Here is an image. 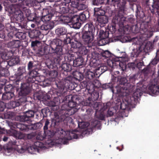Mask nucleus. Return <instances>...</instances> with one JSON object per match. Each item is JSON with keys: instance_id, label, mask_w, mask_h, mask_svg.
<instances>
[{"instance_id": "obj_6", "label": "nucleus", "mask_w": 159, "mask_h": 159, "mask_svg": "<svg viewBox=\"0 0 159 159\" xmlns=\"http://www.w3.org/2000/svg\"><path fill=\"white\" fill-rule=\"evenodd\" d=\"M42 143L39 142H36L35 143V145L36 146H29L28 145L26 147V150L28 151V152L31 154H36V153L39 152V149L37 148L38 147H41L39 146L40 144H41Z\"/></svg>"}, {"instance_id": "obj_23", "label": "nucleus", "mask_w": 159, "mask_h": 159, "mask_svg": "<svg viewBox=\"0 0 159 159\" xmlns=\"http://www.w3.org/2000/svg\"><path fill=\"white\" fill-rule=\"evenodd\" d=\"M54 26V23L52 21H49L45 25V29L46 30L51 29Z\"/></svg>"}, {"instance_id": "obj_8", "label": "nucleus", "mask_w": 159, "mask_h": 159, "mask_svg": "<svg viewBox=\"0 0 159 159\" xmlns=\"http://www.w3.org/2000/svg\"><path fill=\"white\" fill-rule=\"evenodd\" d=\"M79 16L75 15L70 20V22L73 25V27L75 29H79L81 26V24L79 22Z\"/></svg>"}, {"instance_id": "obj_54", "label": "nucleus", "mask_w": 159, "mask_h": 159, "mask_svg": "<svg viewBox=\"0 0 159 159\" xmlns=\"http://www.w3.org/2000/svg\"><path fill=\"white\" fill-rule=\"evenodd\" d=\"M2 133V132L1 131V130H0V134Z\"/></svg>"}, {"instance_id": "obj_1", "label": "nucleus", "mask_w": 159, "mask_h": 159, "mask_svg": "<svg viewBox=\"0 0 159 159\" xmlns=\"http://www.w3.org/2000/svg\"><path fill=\"white\" fill-rule=\"evenodd\" d=\"M149 92L152 96L157 95L159 93V87L157 85H152L148 86V89L146 85H143L141 89L138 88L133 94V98L135 101L139 98L143 92Z\"/></svg>"}, {"instance_id": "obj_13", "label": "nucleus", "mask_w": 159, "mask_h": 159, "mask_svg": "<svg viewBox=\"0 0 159 159\" xmlns=\"http://www.w3.org/2000/svg\"><path fill=\"white\" fill-rule=\"evenodd\" d=\"M16 137L19 139H24L30 138V135L29 134H25L21 132H18L16 134Z\"/></svg>"}, {"instance_id": "obj_22", "label": "nucleus", "mask_w": 159, "mask_h": 159, "mask_svg": "<svg viewBox=\"0 0 159 159\" xmlns=\"http://www.w3.org/2000/svg\"><path fill=\"white\" fill-rule=\"evenodd\" d=\"M25 72V67H20L18 69L17 75L20 76L22 75Z\"/></svg>"}, {"instance_id": "obj_10", "label": "nucleus", "mask_w": 159, "mask_h": 159, "mask_svg": "<svg viewBox=\"0 0 159 159\" xmlns=\"http://www.w3.org/2000/svg\"><path fill=\"white\" fill-rule=\"evenodd\" d=\"M97 20L100 25H104L108 22V17L105 15H101L97 17Z\"/></svg>"}, {"instance_id": "obj_40", "label": "nucleus", "mask_w": 159, "mask_h": 159, "mask_svg": "<svg viewBox=\"0 0 159 159\" xmlns=\"http://www.w3.org/2000/svg\"><path fill=\"white\" fill-rule=\"evenodd\" d=\"M37 138L38 139H40V140H43L44 139V137L43 136H40V135H39L38 136Z\"/></svg>"}, {"instance_id": "obj_34", "label": "nucleus", "mask_w": 159, "mask_h": 159, "mask_svg": "<svg viewBox=\"0 0 159 159\" xmlns=\"http://www.w3.org/2000/svg\"><path fill=\"white\" fill-rule=\"evenodd\" d=\"M105 39H101L99 41V44L101 45H104L107 42L105 41Z\"/></svg>"}, {"instance_id": "obj_12", "label": "nucleus", "mask_w": 159, "mask_h": 159, "mask_svg": "<svg viewBox=\"0 0 159 159\" xmlns=\"http://www.w3.org/2000/svg\"><path fill=\"white\" fill-rule=\"evenodd\" d=\"M83 61V58L81 57H79L74 61L73 64L75 66H79L82 65Z\"/></svg>"}, {"instance_id": "obj_44", "label": "nucleus", "mask_w": 159, "mask_h": 159, "mask_svg": "<svg viewBox=\"0 0 159 159\" xmlns=\"http://www.w3.org/2000/svg\"><path fill=\"white\" fill-rule=\"evenodd\" d=\"M8 139V138L7 137H4L3 139V140L4 141H6Z\"/></svg>"}, {"instance_id": "obj_4", "label": "nucleus", "mask_w": 159, "mask_h": 159, "mask_svg": "<svg viewBox=\"0 0 159 159\" xmlns=\"http://www.w3.org/2000/svg\"><path fill=\"white\" fill-rule=\"evenodd\" d=\"M69 98H70V100L69 102L68 105L71 108L70 109H69V112L71 111V113H69V114L72 115L77 111L78 109L80 108V107H79L78 105H77L72 100V96H69Z\"/></svg>"}, {"instance_id": "obj_7", "label": "nucleus", "mask_w": 159, "mask_h": 159, "mask_svg": "<svg viewBox=\"0 0 159 159\" xmlns=\"http://www.w3.org/2000/svg\"><path fill=\"white\" fill-rule=\"evenodd\" d=\"M146 39L144 35L141 34L137 38H134L133 41L136 44L140 46V47L143 48V43Z\"/></svg>"}, {"instance_id": "obj_11", "label": "nucleus", "mask_w": 159, "mask_h": 159, "mask_svg": "<svg viewBox=\"0 0 159 159\" xmlns=\"http://www.w3.org/2000/svg\"><path fill=\"white\" fill-rule=\"evenodd\" d=\"M66 32V30L64 27L59 28L56 30V33L58 36L64 35Z\"/></svg>"}, {"instance_id": "obj_47", "label": "nucleus", "mask_w": 159, "mask_h": 159, "mask_svg": "<svg viewBox=\"0 0 159 159\" xmlns=\"http://www.w3.org/2000/svg\"><path fill=\"white\" fill-rule=\"evenodd\" d=\"M32 72H31L30 73V75L31 76H32V77H33V78H35V77H36V76H33V75H32Z\"/></svg>"}, {"instance_id": "obj_52", "label": "nucleus", "mask_w": 159, "mask_h": 159, "mask_svg": "<svg viewBox=\"0 0 159 159\" xmlns=\"http://www.w3.org/2000/svg\"><path fill=\"white\" fill-rule=\"evenodd\" d=\"M157 14H158V16H159V11H157Z\"/></svg>"}, {"instance_id": "obj_17", "label": "nucleus", "mask_w": 159, "mask_h": 159, "mask_svg": "<svg viewBox=\"0 0 159 159\" xmlns=\"http://www.w3.org/2000/svg\"><path fill=\"white\" fill-rule=\"evenodd\" d=\"M104 14V11L98 8H94V15L95 16H99L101 15H103Z\"/></svg>"}, {"instance_id": "obj_49", "label": "nucleus", "mask_w": 159, "mask_h": 159, "mask_svg": "<svg viewBox=\"0 0 159 159\" xmlns=\"http://www.w3.org/2000/svg\"><path fill=\"white\" fill-rule=\"evenodd\" d=\"M96 1L97 2L100 1H101V2H100V3H102L103 2L102 0H96Z\"/></svg>"}, {"instance_id": "obj_32", "label": "nucleus", "mask_w": 159, "mask_h": 159, "mask_svg": "<svg viewBox=\"0 0 159 159\" xmlns=\"http://www.w3.org/2000/svg\"><path fill=\"white\" fill-rule=\"evenodd\" d=\"M79 19L82 21H84L86 20V16L84 14H81L79 16Z\"/></svg>"}, {"instance_id": "obj_37", "label": "nucleus", "mask_w": 159, "mask_h": 159, "mask_svg": "<svg viewBox=\"0 0 159 159\" xmlns=\"http://www.w3.org/2000/svg\"><path fill=\"white\" fill-rule=\"evenodd\" d=\"M113 108H110L108 111V114L110 116H111L113 115L114 112L113 111Z\"/></svg>"}, {"instance_id": "obj_2", "label": "nucleus", "mask_w": 159, "mask_h": 159, "mask_svg": "<svg viewBox=\"0 0 159 159\" xmlns=\"http://www.w3.org/2000/svg\"><path fill=\"white\" fill-rule=\"evenodd\" d=\"M60 132L61 135L58 142V143L59 144H67L68 140L72 139H76L78 138L77 134L75 133V130L65 131L61 129ZM56 143H58V142H57Z\"/></svg>"}, {"instance_id": "obj_15", "label": "nucleus", "mask_w": 159, "mask_h": 159, "mask_svg": "<svg viewBox=\"0 0 159 159\" xmlns=\"http://www.w3.org/2000/svg\"><path fill=\"white\" fill-rule=\"evenodd\" d=\"M14 150L11 147H4V153L6 155H10L14 152Z\"/></svg>"}, {"instance_id": "obj_58", "label": "nucleus", "mask_w": 159, "mask_h": 159, "mask_svg": "<svg viewBox=\"0 0 159 159\" xmlns=\"http://www.w3.org/2000/svg\"><path fill=\"white\" fill-rule=\"evenodd\" d=\"M117 149H118V147H117Z\"/></svg>"}, {"instance_id": "obj_43", "label": "nucleus", "mask_w": 159, "mask_h": 159, "mask_svg": "<svg viewBox=\"0 0 159 159\" xmlns=\"http://www.w3.org/2000/svg\"><path fill=\"white\" fill-rule=\"evenodd\" d=\"M12 2H16L17 1H19L20 0H10Z\"/></svg>"}, {"instance_id": "obj_41", "label": "nucleus", "mask_w": 159, "mask_h": 159, "mask_svg": "<svg viewBox=\"0 0 159 159\" xmlns=\"http://www.w3.org/2000/svg\"><path fill=\"white\" fill-rule=\"evenodd\" d=\"M3 28V26L0 23V31Z\"/></svg>"}, {"instance_id": "obj_56", "label": "nucleus", "mask_w": 159, "mask_h": 159, "mask_svg": "<svg viewBox=\"0 0 159 159\" xmlns=\"http://www.w3.org/2000/svg\"><path fill=\"white\" fill-rule=\"evenodd\" d=\"M32 26H33V25H31Z\"/></svg>"}, {"instance_id": "obj_46", "label": "nucleus", "mask_w": 159, "mask_h": 159, "mask_svg": "<svg viewBox=\"0 0 159 159\" xmlns=\"http://www.w3.org/2000/svg\"><path fill=\"white\" fill-rule=\"evenodd\" d=\"M48 126L47 125H45L44 127V129H47L48 128Z\"/></svg>"}, {"instance_id": "obj_5", "label": "nucleus", "mask_w": 159, "mask_h": 159, "mask_svg": "<svg viewBox=\"0 0 159 159\" xmlns=\"http://www.w3.org/2000/svg\"><path fill=\"white\" fill-rule=\"evenodd\" d=\"M91 27L89 29V31L86 32L83 34V38L84 41L86 43H91L93 38V34L92 32L93 31H91Z\"/></svg>"}, {"instance_id": "obj_57", "label": "nucleus", "mask_w": 159, "mask_h": 159, "mask_svg": "<svg viewBox=\"0 0 159 159\" xmlns=\"http://www.w3.org/2000/svg\"><path fill=\"white\" fill-rule=\"evenodd\" d=\"M32 26H33V25H31Z\"/></svg>"}, {"instance_id": "obj_18", "label": "nucleus", "mask_w": 159, "mask_h": 159, "mask_svg": "<svg viewBox=\"0 0 159 159\" xmlns=\"http://www.w3.org/2000/svg\"><path fill=\"white\" fill-rule=\"evenodd\" d=\"M109 34L107 32H105L102 30H100L99 31V35L100 38L106 39L108 37Z\"/></svg>"}, {"instance_id": "obj_45", "label": "nucleus", "mask_w": 159, "mask_h": 159, "mask_svg": "<svg viewBox=\"0 0 159 159\" xmlns=\"http://www.w3.org/2000/svg\"><path fill=\"white\" fill-rule=\"evenodd\" d=\"M67 43H70V39L69 38H68L67 39Z\"/></svg>"}, {"instance_id": "obj_14", "label": "nucleus", "mask_w": 159, "mask_h": 159, "mask_svg": "<svg viewBox=\"0 0 159 159\" xmlns=\"http://www.w3.org/2000/svg\"><path fill=\"white\" fill-rule=\"evenodd\" d=\"M19 62V59L18 57H14L8 61V63L9 65L12 66L18 64Z\"/></svg>"}, {"instance_id": "obj_53", "label": "nucleus", "mask_w": 159, "mask_h": 159, "mask_svg": "<svg viewBox=\"0 0 159 159\" xmlns=\"http://www.w3.org/2000/svg\"><path fill=\"white\" fill-rule=\"evenodd\" d=\"M154 60H154L152 61V64H154V63H153V62H154Z\"/></svg>"}, {"instance_id": "obj_36", "label": "nucleus", "mask_w": 159, "mask_h": 159, "mask_svg": "<svg viewBox=\"0 0 159 159\" xmlns=\"http://www.w3.org/2000/svg\"><path fill=\"white\" fill-rule=\"evenodd\" d=\"M68 65L67 64H64L62 65V67L65 70L68 71L69 70L68 69Z\"/></svg>"}, {"instance_id": "obj_16", "label": "nucleus", "mask_w": 159, "mask_h": 159, "mask_svg": "<svg viewBox=\"0 0 159 159\" xmlns=\"http://www.w3.org/2000/svg\"><path fill=\"white\" fill-rule=\"evenodd\" d=\"M34 115V112L32 111L26 112L25 116H24L25 121H27L29 117H33Z\"/></svg>"}, {"instance_id": "obj_35", "label": "nucleus", "mask_w": 159, "mask_h": 159, "mask_svg": "<svg viewBox=\"0 0 159 159\" xmlns=\"http://www.w3.org/2000/svg\"><path fill=\"white\" fill-rule=\"evenodd\" d=\"M12 43H14V47H17L20 46V42L18 40L12 42Z\"/></svg>"}, {"instance_id": "obj_19", "label": "nucleus", "mask_w": 159, "mask_h": 159, "mask_svg": "<svg viewBox=\"0 0 159 159\" xmlns=\"http://www.w3.org/2000/svg\"><path fill=\"white\" fill-rule=\"evenodd\" d=\"M26 150V147L25 146H19L16 148V151L19 153H23Z\"/></svg>"}, {"instance_id": "obj_3", "label": "nucleus", "mask_w": 159, "mask_h": 159, "mask_svg": "<svg viewBox=\"0 0 159 159\" xmlns=\"http://www.w3.org/2000/svg\"><path fill=\"white\" fill-rule=\"evenodd\" d=\"M70 43L72 48L77 49L82 54H85L87 52L85 47L83 46L80 42L75 40L74 41Z\"/></svg>"}, {"instance_id": "obj_50", "label": "nucleus", "mask_w": 159, "mask_h": 159, "mask_svg": "<svg viewBox=\"0 0 159 159\" xmlns=\"http://www.w3.org/2000/svg\"><path fill=\"white\" fill-rule=\"evenodd\" d=\"M2 150V147L0 145V153L1 152Z\"/></svg>"}, {"instance_id": "obj_48", "label": "nucleus", "mask_w": 159, "mask_h": 159, "mask_svg": "<svg viewBox=\"0 0 159 159\" xmlns=\"http://www.w3.org/2000/svg\"><path fill=\"white\" fill-rule=\"evenodd\" d=\"M143 65V63H139L138 64V66L139 65H141V66H142V65Z\"/></svg>"}, {"instance_id": "obj_30", "label": "nucleus", "mask_w": 159, "mask_h": 159, "mask_svg": "<svg viewBox=\"0 0 159 159\" xmlns=\"http://www.w3.org/2000/svg\"><path fill=\"white\" fill-rule=\"evenodd\" d=\"M121 91L120 88L119 86H117L114 89L112 90L113 93H119Z\"/></svg>"}, {"instance_id": "obj_24", "label": "nucleus", "mask_w": 159, "mask_h": 159, "mask_svg": "<svg viewBox=\"0 0 159 159\" xmlns=\"http://www.w3.org/2000/svg\"><path fill=\"white\" fill-rule=\"evenodd\" d=\"M101 54L103 57L107 58L111 56V53L108 50H105L102 52Z\"/></svg>"}, {"instance_id": "obj_26", "label": "nucleus", "mask_w": 159, "mask_h": 159, "mask_svg": "<svg viewBox=\"0 0 159 159\" xmlns=\"http://www.w3.org/2000/svg\"><path fill=\"white\" fill-rule=\"evenodd\" d=\"M153 3L152 5V7L153 8L157 9L159 7V1L158 0H153Z\"/></svg>"}, {"instance_id": "obj_27", "label": "nucleus", "mask_w": 159, "mask_h": 159, "mask_svg": "<svg viewBox=\"0 0 159 159\" xmlns=\"http://www.w3.org/2000/svg\"><path fill=\"white\" fill-rule=\"evenodd\" d=\"M54 43L56 47H59L61 45V41L59 39H54L53 42V44Z\"/></svg>"}, {"instance_id": "obj_39", "label": "nucleus", "mask_w": 159, "mask_h": 159, "mask_svg": "<svg viewBox=\"0 0 159 159\" xmlns=\"http://www.w3.org/2000/svg\"><path fill=\"white\" fill-rule=\"evenodd\" d=\"M39 43V41L36 40L35 41H33L31 43V46L32 47L35 46Z\"/></svg>"}, {"instance_id": "obj_38", "label": "nucleus", "mask_w": 159, "mask_h": 159, "mask_svg": "<svg viewBox=\"0 0 159 159\" xmlns=\"http://www.w3.org/2000/svg\"><path fill=\"white\" fill-rule=\"evenodd\" d=\"M33 67V63L31 61L29 62L28 65V69L29 70L31 69Z\"/></svg>"}, {"instance_id": "obj_51", "label": "nucleus", "mask_w": 159, "mask_h": 159, "mask_svg": "<svg viewBox=\"0 0 159 159\" xmlns=\"http://www.w3.org/2000/svg\"><path fill=\"white\" fill-rule=\"evenodd\" d=\"M2 9V7L1 6V5L0 4V10H1Z\"/></svg>"}, {"instance_id": "obj_31", "label": "nucleus", "mask_w": 159, "mask_h": 159, "mask_svg": "<svg viewBox=\"0 0 159 159\" xmlns=\"http://www.w3.org/2000/svg\"><path fill=\"white\" fill-rule=\"evenodd\" d=\"M10 57L7 55V54L6 53H3L1 54V58L3 60H6L8 59Z\"/></svg>"}, {"instance_id": "obj_25", "label": "nucleus", "mask_w": 159, "mask_h": 159, "mask_svg": "<svg viewBox=\"0 0 159 159\" xmlns=\"http://www.w3.org/2000/svg\"><path fill=\"white\" fill-rule=\"evenodd\" d=\"M152 44L149 42H148L145 45L143 46V48H142L145 49H147V51L149 50L152 48Z\"/></svg>"}, {"instance_id": "obj_55", "label": "nucleus", "mask_w": 159, "mask_h": 159, "mask_svg": "<svg viewBox=\"0 0 159 159\" xmlns=\"http://www.w3.org/2000/svg\"><path fill=\"white\" fill-rule=\"evenodd\" d=\"M92 27V28H93L94 29V27H93V26H91Z\"/></svg>"}, {"instance_id": "obj_33", "label": "nucleus", "mask_w": 159, "mask_h": 159, "mask_svg": "<svg viewBox=\"0 0 159 159\" xmlns=\"http://www.w3.org/2000/svg\"><path fill=\"white\" fill-rule=\"evenodd\" d=\"M120 66L121 67L122 70H125L126 68V66L125 64L122 63V62H119Z\"/></svg>"}, {"instance_id": "obj_20", "label": "nucleus", "mask_w": 159, "mask_h": 159, "mask_svg": "<svg viewBox=\"0 0 159 159\" xmlns=\"http://www.w3.org/2000/svg\"><path fill=\"white\" fill-rule=\"evenodd\" d=\"M129 104L127 102L123 101L121 103L120 108L122 110H125L127 111L129 106Z\"/></svg>"}, {"instance_id": "obj_28", "label": "nucleus", "mask_w": 159, "mask_h": 159, "mask_svg": "<svg viewBox=\"0 0 159 159\" xmlns=\"http://www.w3.org/2000/svg\"><path fill=\"white\" fill-rule=\"evenodd\" d=\"M87 76L89 79H91L95 76V74L91 71H88L86 74Z\"/></svg>"}, {"instance_id": "obj_9", "label": "nucleus", "mask_w": 159, "mask_h": 159, "mask_svg": "<svg viewBox=\"0 0 159 159\" xmlns=\"http://www.w3.org/2000/svg\"><path fill=\"white\" fill-rule=\"evenodd\" d=\"M95 123L92 125V126L91 127H90V126L89 127V124L88 122H79L78 123V125L79 127L81 128V129H85L87 127H89V128H90V129H89V130H88L89 128H88L86 129L89 132H90L92 130V128L95 127L97 122L98 121H95Z\"/></svg>"}, {"instance_id": "obj_29", "label": "nucleus", "mask_w": 159, "mask_h": 159, "mask_svg": "<svg viewBox=\"0 0 159 159\" xmlns=\"http://www.w3.org/2000/svg\"><path fill=\"white\" fill-rule=\"evenodd\" d=\"M29 93V92L28 91V89H22L19 93L20 94H21L23 95H25L28 94Z\"/></svg>"}, {"instance_id": "obj_42", "label": "nucleus", "mask_w": 159, "mask_h": 159, "mask_svg": "<svg viewBox=\"0 0 159 159\" xmlns=\"http://www.w3.org/2000/svg\"><path fill=\"white\" fill-rule=\"evenodd\" d=\"M49 124V122L48 120H47L45 123V125L48 126Z\"/></svg>"}, {"instance_id": "obj_21", "label": "nucleus", "mask_w": 159, "mask_h": 159, "mask_svg": "<svg viewBox=\"0 0 159 159\" xmlns=\"http://www.w3.org/2000/svg\"><path fill=\"white\" fill-rule=\"evenodd\" d=\"M14 96V94L12 93H7L3 95V97L6 99H9Z\"/></svg>"}]
</instances>
